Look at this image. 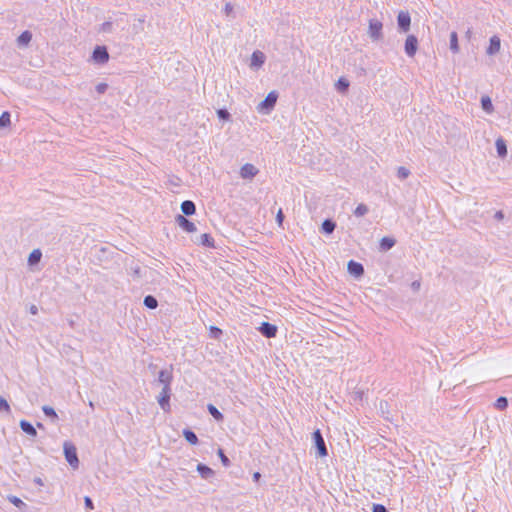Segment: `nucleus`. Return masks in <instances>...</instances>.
I'll return each mask as SVG.
<instances>
[{
    "mask_svg": "<svg viewBox=\"0 0 512 512\" xmlns=\"http://www.w3.org/2000/svg\"><path fill=\"white\" fill-rule=\"evenodd\" d=\"M312 438H313L314 445L317 450V454L320 457H326L328 455V450H327L326 443L322 436L321 431L319 429L315 430L312 433Z\"/></svg>",
    "mask_w": 512,
    "mask_h": 512,
    "instance_id": "3",
    "label": "nucleus"
},
{
    "mask_svg": "<svg viewBox=\"0 0 512 512\" xmlns=\"http://www.w3.org/2000/svg\"><path fill=\"white\" fill-rule=\"evenodd\" d=\"M200 244L205 246V247H209V248H214L215 247L214 239L208 233H204V234H202L200 236Z\"/></svg>",
    "mask_w": 512,
    "mask_h": 512,
    "instance_id": "26",
    "label": "nucleus"
},
{
    "mask_svg": "<svg viewBox=\"0 0 512 512\" xmlns=\"http://www.w3.org/2000/svg\"><path fill=\"white\" fill-rule=\"evenodd\" d=\"M29 311L31 314L36 315L38 313V308L35 305H31Z\"/></svg>",
    "mask_w": 512,
    "mask_h": 512,
    "instance_id": "48",
    "label": "nucleus"
},
{
    "mask_svg": "<svg viewBox=\"0 0 512 512\" xmlns=\"http://www.w3.org/2000/svg\"><path fill=\"white\" fill-rule=\"evenodd\" d=\"M207 409H208V412L210 413V415L215 420H217V421L223 420V418H224L223 414L213 404H208Z\"/></svg>",
    "mask_w": 512,
    "mask_h": 512,
    "instance_id": "28",
    "label": "nucleus"
},
{
    "mask_svg": "<svg viewBox=\"0 0 512 512\" xmlns=\"http://www.w3.org/2000/svg\"><path fill=\"white\" fill-rule=\"evenodd\" d=\"M481 107L483 111H485L487 114H491L494 111V106L492 103L491 98L488 95H484L481 97Z\"/></svg>",
    "mask_w": 512,
    "mask_h": 512,
    "instance_id": "22",
    "label": "nucleus"
},
{
    "mask_svg": "<svg viewBox=\"0 0 512 512\" xmlns=\"http://www.w3.org/2000/svg\"><path fill=\"white\" fill-rule=\"evenodd\" d=\"M41 257H42L41 251L39 249H35L30 253L28 262L30 265L36 264L40 261Z\"/></svg>",
    "mask_w": 512,
    "mask_h": 512,
    "instance_id": "32",
    "label": "nucleus"
},
{
    "mask_svg": "<svg viewBox=\"0 0 512 512\" xmlns=\"http://www.w3.org/2000/svg\"><path fill=\"white\" fill-rule=\"evenodd\" d=\"M108 89V85L106 83H99L98 85H96V91L99 93V94H104Z\"/></svg>",
    "mask_w": 512,
    "mask_h": 512,
    "instance_id": "42",
    "label": "nucleus"
},
{
    "mask_svg": "<svg viewBox=\"0 0 512 512\" xmlns=\"http://www.w3.org/2000/svg\"><path fill=\"white\" fill-rule=\"evenodd\" d=\"M171 395H172L171 386L166 385L165 387H162V391L160 392L159 396L157 397V401H158L161 409L164 412H170V410H171V405H170Z\"/></svg>",
    "mask_w": 512,
    "mask_h": 512,
    "instance_id": "2",
    "label": "nucleus"
},
{
    "mask_svg": "<svg viewBox=\"0 0 512 512\" xmlns=\"http://www.w3.org/2000/svg\"><path fill=\"white\" fill-rule=\"evenodd\" d=\"M336 89L341 92V93H345L348 91V88H349V81L343 77L339 78L338 81L336 82Z\"/></svg>",
    "mask_w": 512,
    "mask_h": 512,
    "instance_id": "29",
    "label": "nucleus"
},
{
    "mask_svg": "<svg viewBox=\"0 0 512 512\" xmlns=\"http://www.w3.org/2000/svg\"><path fill=\"white\" fill-rule=\"evenodd\" d=\"M173 381L172 370L162 369L158 373V378L156 380L157 383L161 384L163 387L166 385L171 386Z\"/></svg>",
    "mask_w": 512,
    "mask_h": 512,
    "instance_id": "12",
    "label": "nucleus"
},
{
    "mask_svg": "<svg viewBox=\"0 0 512 512\" xmlns=\"http://www.w3.org/2000/svg\"><path fill=\"white\" fill-rule=\"evenodd\" d=\"M21 430L31 437L37 436L36 428L27 420H21L19 423Z\"/></svg>",
    "mask_w": 512,
    "mask_h": 512,
    "instance_id": "16",
    "label": "nucleus"
},
{
    "mask_svg": "<svg viewBox=\"0 0 512 512\" xmlns=\"http://www.w3.org/2000/svg\"><path fill=\"white\" fill-rule=\"evenodd\" d=\"M196 470L198 471V473L200 474V476L203 479H209L212 476H214V474H215L214 471L210 467H208L207 465L202 464V463H199L197 465Z\"/></svg>",
    "mask_w": 512,
    "mask_h": 512,
    "instance_id": "20",
    "label": "nucleus"
},
{
    "mask_svg": "<svg viewBox=\"0 0 512 512\" xmlns=\"http://www.w3.org/2000/svg\"><path fill=\"white\" fill-rule=\"evenodd\" d=\"M223 334L222 330L216 326H210L209 328V336L213 339H219Z\"/></svg>",
    "mask_w": 512,
    "mask_h": 512,
    "instance_id": "35",
    "label": "nucleus"
},
{
    "mask_svg": "<svg viewBox=\"0 0 512 512\" xmlns=\"http://www.w3.org/2000/svg\"><path fill=\"white\" fill-rule=\"evenodd\" d=\"M217 454H218L223 466L229 467L231 464L230 459L225 455L224 451L221 448L218 449Z\"/></svg>",
    "mask_w": 512,
    "mask_h": 512,
    "instance_id": "37",
    "label": "nucleus"
},
{
    "mask_svg": "<svg viewBox=\"0 0 512 512\" xmlns=\"http://www.w3.org/2000/svg\"><path fill=\"white\" fill-rule=\"evenodd\" d=\"M336 228V223L332 219H325L321 225V231L325 234H331Z\"/></svg>",
    "mask_w": 512,
    "mask_h": 512,
    "instance_id": "23",
    "label": "nucleus"
},
{
    "mask_svg": "<svg viewBox=\"0 0 512 512\" xmlns=\"http://www.w3.org/2000/svg\"><path fill=\"white\" fill-rule=\"evenodd\" d=\"M10 113L8 111H4L0 116V129L5 128L10 125Z\"/></svg>",
    "mask_w": 512,
    "mask_h": 512,
    "instance_id": "34",
    "label": "nucleus"
},
{
    "mask_svg": "<svg viewBox=\"0 0 512 512\" xmlns=\"http://www.w3.org/2000/svg\"><path fill=\"white\" fill-rule=\"evenodd\" d=\"M284 218H285V215L283 213V210L280 208L276 214V222L279 227L283 226Z\"/></svg>",
    "mask_w": 512,
    "mask_h": 512,
    "instance_id": "40",
    "label": "nucleus"
},
{
    "mask_svg": "<svg viewBox=\"0 0 512 512\" xmlns=\"http://www.w3.org/2000/svg\"><path fill=\"white\" fill-rule=\"evenodd\" d=\"M232 11H233V6L231 5V3H226V5L224 7L225 14L229 15Z\"/></svg>",
    "mask_w": 512,
    "mask_h": 512,
    "instance_id": "46",
    "label": "nucleus"
},
{
    "mask_svg": "<svg viewBox=\"0 0 512 512\" xmlns=\"http://www.w3.org/2000/svg\"><path fill=\"white\" fill-rule=\"evenodd\" d=\"M265 62V55L263 52L257 50L252 53L251 56V66L252 67H261Z\"/></svg>",
    "mask_w": 512,
    "mask_h": 512,
    "instance_id": "17",
    "label": "nucleus"
},
{
    "mask_svg": "<svg viewBox=\"0 0 512 512\" xmlns=\"http://www.w3.org/2000/svg\"><path fill=\"white\" fill-rule=\"evenodd\" d=\"M372 512H388V510L382 504H373Z\"/></svg>",
    "mask_w": 512,
    "mask_h": 512,
    "instance_id": "44",
    "label": "nucleus"
},
{
    "mask_svg": "<svg viewBox=\"0 0 512 512\" xmlns=\"http://www.w3.org/2000/svg\"><path fill=\"white\" fill-rule=\"evenodd\" d=\"M450 50L453 53L459 52L458 34L455 31H452L450 34Z\"/></svg>",
    "mask_w": 512,
    "mask_h": 512,
    "instance_id": "25",
    "label": "nucleus"
},
{
    "mask_svg": "<svg viewBox=\"0 0 512 512\" xmlns=\"http://www.w3.org/2000/svg\"><path fill=\"white\" fill-rule=\"evenodd\" d=\"M84 504H85L86 509H89V510L94 509L93 501L89 496L84 497Z\"/></svg>",
    "mask_w": 512,
    "mask_h": 512,
    "instance_id": "43",
    "label": "nucleus"
},
{
    "mask_svg": "<svg viewBox=\"0 0 512 512\" xmlns=\"http://www.w3.org/2000/svg\"><path fill=\"white\" fill-rule=\"evenodd\" d=\"M405 52L408 56H414L416 54V36L411 34L407 37L405 42Z\"/></svg>",
    "mask_w": 512,
    "mask_h": 512,
    "instance_id": "14",
    "label": "nucleus"
},
{
    "mask_svg": "<svg viewBox=\"0 0 512 512\" xmlns=\"http://www.w3.org/2000/svg\"><path fill=\"white\" fill-rule=\"evenodd\" d=\"M181 211L184 216H191L196 212V206L193 201L185 200L181 203Z\"/></svg>",
    "mask_w": 512,
    "mask_h": 512,
    "instance_id": "15",
    "label": "nucleus"
},
{
    "mask_svg": "<svg viewBox=\"0 0 512 512\" xmlns=\"http://www.w3.org/2000/svg\"><path fill=\"white\" fill-rule=\"evenodd\" d=\"M278 94L276 91H271L268 93V95L265 97L263 101L260 102L258 109L260 111H266L269 112L272 110L277 102Z\"/></svg>",
    "mask_w": 512,
    "mask_h": 512,
    "instance_id": "6",
    "label": "nucleus"
},
{
    "mask_svg": "<svg viewBox=\"0 0 512 512\" xmlns=\"http://www.w3.org/2000/svg\"><path fill=\"white\" fill-rule=\"evenodd\" d=\"M396 244V240L393 237H383L379 243V250L381 252H386L394 247Z\"/></svg>",
    "mask_w": 512,
    "mask_h": 512,
    "instance_id": "18",
    "label": "nucleus"
},
{
    "mask_svg": "<svg viewBox=\"0 0 512 512\" xmlns=\"http://www.w3.org/2000/svg\"><path fill=\"white\" fill-rule=\"evenodd\" d=\"M7 499L10 503H12L14 506H16L19 509L26 508V504L17 496L14 495H8Z\"/></svg>",
    "mask_w": 512,
    "mask_h": 512,
    "instance_id": "33",
    "label": "nucleus"
},
{
    "mask_svg": "<svg viewBox=\"0 0 512 512\" xmlns=\"http://www.w3.org/2000/svg\"><path fill=\"white\" fill-rule=\"evenodd\" d=\"M411 287H412L413 289H416V281H414V282H412V283H411Z\"/></svg>",
    "mask_w": 512,
    "mask_h": 512,
    "instance_id": "53",
    "label": "nucleus"
},
{
    "mask_svg": "<svg viewBox=\"0 0 512 512\" xmlns=\"http://www.w3.org/2000/svg\"><path fill=\"white\" fill-rule=\"evenodd\" d=\"M138 22L141 23V24L144 23L145 22L144 17L138 18Z\"/></svg>",
    "mask_w": 512,
    "mask_h": 512,
    "instance_id": "52",
    "label": "nucleus"
},
{
    "mask_svg": "<svg viewBox=\"0 0 512 512\" xmlns=\"http://www.w3.org/2000/svg\"><path fill=\"white\" fill-rule=\"evenodd\" d=\"M259 173V170L251 163L244 164L240 169V176L243 179H252Z\"/></svg>",
    "mask_w": 512,
    "mask_h": 512,
    "instance_id": "10",
    "label": "nucleus"
},
{
    "mask_svg": "<svg viewBox=\"0 0 512 512\" xmlns=\"http://www.w3.org/2000/svg\"><path fill=\"white\" fill-rule=\"evenodd\" d=\"M143 304H144L145 307H147L149 309H156L158 307V301L152 295L145 296Z\"/></svg>",
    "mask_w": 512,
    "mask_h": 512,
    "instance_id": "27",
    "label": "nucleus"
},
{
    "mask_svg": "<svg viewBox=\"0 0 512 512\" xmlns=\"http://www.w3.org/2000/svg\"><path fill=\"white\" fill-rule=\"evenodd\" d=\"M501 47V40L497 35H494L489 40V45L486 49V53L490 56L495 55L499 52Z\"/></svg>",
    "mask_w": 512,
    "mask_h": 512,
    "instance_id": "13",
    "label": "nucleus"
},
{
    "mask_svg": "<svg viewBox=\"0 0 512 512\" xmlns=\"http://www.w3.org/2000/svg\"><path fill=\"white\" fill-rule=\"evenodd\" d=\"M32 40V33L28 30L23 31L17 38V44L19 47L27 46Z\"/></svg>",
    "mask_w": 512,
    "mask_h": 512,
    "instance_id": "21",
    "label": "nucleus"
},
{
    "mask_svg": "<svg viewBox=\"0 0 512 512\" xmlns=\"http://www.w3.org/2000/svg\"><path fill=\"white\" fill-rule=\"evenodd\" d=\"M495 146L498 156L500 158H505L508 153L506 141L502 137H500L496 140Z\"/></svg>",
    "mask_w": 512,
    "mask_h": 512,
    "instance_id": "19",
    "label": "nucleus"
},
{
    "mask_svg": "<svg viewBox=\"0 0 512 512\" xmlns=\"http://www.w3.org/2000/svg\"><path fill=\"white\" fill-rule=\"evenodd\" d=\"M101 31L103 32H111L112 31V22L106 21L101 25Z\"/></svg>",
    "mask_w": 512,
    "mask_h": 512,
    "instance_id": "45",
    "label": "nucleus"
},
{
    "mask_svg": "<svg viewBox=\"0 0 512 512\" xmlns=\"http://www.w3.org/2000/svg\"><path fill=\"white\" fill-rule=\"evenodd\" d=\"M258 330L264 337L273 338L276 336L278 328L269 322H262Z\"/></svg>",
    "mask_w": 512,
    "mask_h": 512,
    "instance_id": "9",
    "label": "nucleus"
},
{
    "mask_svg": "<svg viewBox=\"0 0 512 512\" xmlns=\"http://www.w3.org/2000/svg\"><path fill=\"white\" fill-rule=\"evenodd\" d=\"M383 24L379 20L371 19L369 21V36L372 40L377 41L380 40L383 36L382 34Z\"/></svg>",
    "mask_w": 512,
    "mask_h": 512,
    "instance_id": "7",
    "label": "nucleus"
},
{
    "mask_svg": "<svg viewBox=\"0 0 512 512\" xmlns=\"http://www.w3.org/2000/svg\"><path fill=\"white\" fill-rule=\"evenodd\" d=\"M397 26L399 32L406 33L410 30L411 16L407 11H400L397 16Z\"/></svg>",
    "mask_w": 512,
    "mask_h": 512,
    "instance_id": "5",
    "label": "nucleus"
},
{
    "mask_svg": "<svg viewBox=\"0 0 512 512\" xmlns=\"http://www.w3.org/2000/svg\"><path fill=\"white\" fill-rule=\"evenodd\" d=\"M494 218L498 221L502 220L504 218V213L503 211L499 210V211H496L495 214H494Z\"/></svg>",
    "mask_w": 512,
    "mask_h": 512,
    "instance_id": "47",
    "label": "nucleus"
},
{
    "mask_svg": "<svg viewBox=\"0 0 512 512\" xmlns=\"http://www.w3.org/2000/svg\"><path fill=\"white\" fill-rule=\"evenodd\" d=\"M134 274H136L137 276H140V267H137L134 269Z\"/></svg>",
    "mask_w": 512,
    "mask_h": 512,
    "instance_id": "50",
    "label": "nucleus"
},
{
    "mask_svg": "<svg viewBox=\"0 0 512 512\" xmlns=\"http://www.w3.org/2000/svg\"><path fill=\"white\" fill-rule=\"evenodd\" d=\"M36 426H37L39 429H44V425H43L41 422H37V423H36Z\"/></svg>",
    "mask_w": 512,
    "mask_h": 512,
    "instance_id": "51",
    "label": "nucleus"
},
{
    "mask_svg": "<svg viewBox=\"0 0 512 512\" xmlns=\"http://www.w3.org/2000/svg\"><path fill=\"white\" fill-rule=\"evenodd\" d=\"M494 407L500 411L505 410L508 407V399L504 396H500L496 399Z\"/></svg>",
    "mask_w": 512,
    "mask_h": 512,
    "instance_id": "31",
    "label": "nucleus"
},
{
    "mask_svg": "<svg viewBox=\"0 0 512 512\" xmlns=\"http://www.w3.org/2000/svg\"><path fill=\"white\" fill-rule=\"evenodd\" d=\"M64 455L66 461L69 463V465L76 469L79 466V459L77 455V449L76 447L69 442L64 443Z\"/></svg>",
    "mask_w": 512,
    "mask_h": 512,
    "instance_id": "1",
    "label": "nucleus"
},
{
    "mask_svg": "<svg viewBox=\"0 0 512 512\" xmlns=\"http://www.w3.org/2000/svg\"><path fill=\"white\" fill-rule=\"evenodd\" d=\"M368 213V207L365 204H359L354 210V215L357 217L364 216Z\"/></svg>",
    "mask_w": 512,
    "mask_h": 512,
    "instance_id": "36",
    "label": "nucleus"
},
{
    "mask_svg": "<svg viewBox=\"0 0 512 512\" xmlns=\"http://www.w3.org/2000/svg\"><path fill=\"white\" fill-rule=\"evenodd\" d=\"M92 59L96 64H106L109 61V53L106 46H96L92 52Z\"/></svg>",
    "mask_w": 512,
    "mask_h": 512,
    "instance_id": "4",
    "label": "nucleus"
},
{
    "mask_svg": "<svg viewBox=\"0 0 512 512\" xmlns=\"http://www.w3.org/2000/svg\"><path fill=\"white\" fill-rule=\"evenodd\" d=\"M347 270L349 274L356 278H360L364 275V267L361 263L354 260H350L347 264Z\"/></svg>",
    "mask_w": 512,
    "mask_h": 512,
    "instance_id": "11",
    "label": "nucleus"
},
{
    "mask_svg": "<svg viewBox=\"0 0 512 512\" xmlns=\"http://www.w3.org/2000/svg\"><path fill=\"white\" fill-rule=\"evenodd\" d=\"M42 411L53 422H56L58 420V415H57L56 411L54 410V408L45 405V406L42 407Z\"/></svg>",
    "mask_w": 512,
    "mask_h": 512,
    "instance_id": "30",
    "label": "nucleus"
},
{
    "mask_svg": "<svg viewBox=\"0 0 512 512\" xmlns=\"http://www.w3.org/2000/svg\"><path fill=\"white\" fill-rule=\"evenodd\" d=\"M252 477L255 482H258L261 478V474L260 472H254Z\"/></svg>",
    "mask_w": 512,
    "mask_h": 512,
    "instance_id": "49",
    "label": "nucleus"
},
{
    "mask_svg": "<svg viewBox=\"0 0 512 512\" xmlns=\"http://www.w3.org/2000/svg\"><path fill=\"white\" fill-rule=\"evenodd\" d=\"M183 436L185 440L191 445H196L199 442L197 435L190 429H184Z\"/></svg>",
    "mask_w": 512,
    "mask_h": 512,
    "instance_id": "24",
    "label": "nucleus"
},
{
    "mask_svg": "<svg viewBox=\"0 0 512 512\" xmlns=\"http://www.w3.org/2000/svg\"><path fill=\"white\" fill-rule=\"evenodd\" d=\"M0 411L6 412L8 414L11 412L10 405L8 404L7 400L2 396H0Z\"/></svg>",
    "mask_w": 512,
    "mask_h": 512,
    "instance_id": "38",
    "label": "nucleus"
},
{
    "mask_svg": "<svg viewBox=\"0 0 512 512\" xmlns=\"http://www.w3.org/2000/svg\"><path fill=\"white\" fill-rule=\"evenodd\" d=\"M410 171L405 167H399L397 171V176L400 179H405L409 176Z\"/></svg>",
    "mask_w": 512,
    "mask_h": 512,
    "instance_id": "39",
    "label": "nucleus"
},
{
    "mask_svg": "<svg viewBox=\"0 0 512 512\" xmlns=\"http://www.w3.org/2000/svg\"><path fill=\"white\" fill-rule=\"evenodd\" d=\"M175 222L179 225V227H181L184 231L188 233L196 231L195 224L188 220L184 215L178 214L175 217Z\"/></svg>",
    "mask_w": 512,
    "mask_h": 512,
    "instance_id": "8",
    "label": "nucleus"
},
{
    "mask_svg": "<svg viewBox=\"0 0 512 512\" xmlns=\"http://www.w3.org/2000/svg\"><path fill=\"white\" fill-rule=\"evenodd\" d=\"M217 115L221 120H228L230 118V113L226 109H219Z\"/></svg>",
    "mask_w": 512,
    "mask_h": 512,
    "instance_id": "41",
    "label": "nucleus"
}]
</instances>
